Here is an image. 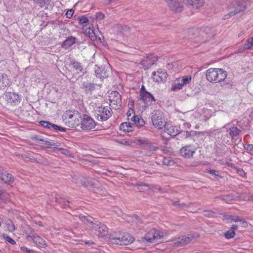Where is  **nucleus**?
I'll return each instance as SVG.
<instances>
[{"label": "nucleus", "mask_w": 253, "mask_h": 253, "mask_svg": "<svg viewBox=\"0 0 253 253\" xmlns=\"http://www.w3.org/2000/svg\"><path fill=\"white\" fill-rule=\"evenodd\" d=\"M185 2L189 7L198 9L204 5L205 0H185Z\"/></svg>", "instance_id": "20"}, {"label": "nucleus", "mask_w": 253, "mask_h": 253, "mask_svg": "<svg viewBox=\"0 0 253 253\" xmlns=\"http://www.w3.org/2000/svg\"><path fill=\"white\" fill-rule=\"evenodd\" d=\"M81 125L83 130H90L94 128L96 124L92 118L87 115H84Z\"/></svg>", "instance_id": "13"}, {"label": "nucleus", "mask_w": 253, "mask_h": 253, "mask_svg": "<svg viewBox=\"0 0 253 253\" xmlns=\"http://www.w3.org/2000/svg\"><path fill=\"white\" fill-rule=\"evenodd\" d=\"M55 199L56 202L61 204L63 208L66 209L67 207H69V201L66 200L65 199L61 198L58 195L56 196Z\"/></svg>", "instance_id": "31"}, {"label": "nucleus", "mask_w": 253, "mask_h": 253, "mask_svg": "<svg viewBox=\"0 0 253 253\" xmlns=\"http://www.w3.org/2000/svg\"><path fill=\"white\" fill-rule=\"evenodd\" d=\"M205 214H204V215L207 216V217H211L212 216V214H213V212L211 211H205Z\"/></svg>", "instance_id": "58"}, {"label": "nucleus", "mask_w": 253, "mask_h": 253, "mask_svg": "<svg viewBox=\"0 0 253 253\" xmlns=\"http://www.w3.org/2000/svg\"><path fill=\"white\" fill-rule=\"evenodd\" d=\"M43 142H44V144L47 145V147L48 148H50V147L52 146L56 145L55 143L53 142V141H48L44 140V141Z\"/></svg>", "instance_id": "51"}, {"label": "nucleus", "mask_w": 253, "mask_h": 253, "mask_svg": "<svg viewBox=\"0 0 253 253\" xmlns=\"http://www.w3.org/2000/svg\"><path fill=\"white\" fill-rule=\"evenodd\" d=\"M145 122L141 117H140L138 120H137V123L135 125L136 126L141 127L144 126Z\"/></svg>", "instance_id": "47"}, {"label": "nucleus", "mask_w": 253, "mask_h": 253, "mask_svg": "<svg viewBox=\"0 0 253 253\" xmlns=\"http://www.w3.org/2000/svg\"><path fill=\"white\" fill-rule=\"evenodd\" d=\"M191 81V77L190 76H185L182 77L181 81L182 84L186 85L190 83Z\"/></svg>", "instance_id": "41"}, {"label": "nucleus", "mask_w": 253, "mask_h": 253, "mask_svg": "<svg viewBox=\"0 0 253 253\" xmlns=\"http://www.w3.org/2000/svg\"><path fill=\"white\" fill-rule=\"evenodd\" d=\"M54 149H57L59 150L61 153L68 157H73V153L69 151L68 149H64V148H58L57 147H54Z\"/></svg>", "instance_id": "37"}, {"label": "nucleus", "mask_w": 253, "mask_h": 253, "mask_svg": "<svg viewBox=\"0 0 253 253\" xmlns=\"http://www.w3.org/2000/svg\"><path fill=\"white\" fill-rule=\"evenodd\" d=\"M94 70L96 76L101 80L106 78L109 76V71L103 66L100 67L95 65Z\"/></svg>", "instance_id": "19"}, {"label": "nucleus", "mask_w": 253, "mask_h": 253, "mask_svg": "<svg viewBox=\"0 0 253 253\" xmlns=\"http://www.w3.org/2000/svg\"><path fill=\"white\" fill-rule=\"evenodd\" d=\"M5 98L8 104L15 106L18 105L21 100V96L14 92H7L5 93Z\"/></svg>", "instance_id": "12"}, {"label": "nucleus", "mask_w": 253, "mask_h": 253, "mask_svg": "<svg viewBox=\"0 0 253 253\" xmlns=\"http://www.w3.org/2000/svg\"><path fill=\"white\" fill-rule=\"evenodd\" d=\"M120 128L126 132H131L134 130V125L128 122L123 123L120 125Z\"/></svg>", "instance_id": "29"}, {"label": "nucleus", "mask_w": 253, "mask_h": 253, "mask_svg": "<svg viewBox=\"0 0 253 253\" xmlns=\"http://www.w3.org/2000/svg\"><path fill=\"white\" fill-rule=\"evenodd\" d=\"M72 65L78 73L80 72L84 73V67L80 62L74 61L72 62Z\"/></svg>", "instance_id": "32"}, {"label": "nucleus", "mask_w": 253, "mask_h": 253, "mask_svg": "<svg viewBox=\"0 0 253 253\" xmlns=\"http://www.w3.org/2000/svg\"><path fill=\"white\" fill-rule=\"evenodd\" d=\"M237 173L239 174L240 175L243 176L245 175V173L243 169H238L237 170Z\"/></svg>", "instance_id": "59"}, {"label": "nucleus", "mask_w": 253, "mask_h": 253, "mask_svg": "<svg viewBox=\"0 0 253 253\" xmlns=\"http://www.w3.org/2000/svg\"><path fill=\"white\" fill-rule=\"evenodd\" d=\"M93 30V29L89 27L84 30V33L87 36L88 35L90 34V33L92 32Z\"/></svg>", "instance_id": "57"}, {"label": "nucleus", "mask_w": 253, "mask_h": 253, "mask_svg": "<svg viewBox=\"0 0 253 253\" xmlns=\"http://www.w3.org/2000/svg\"><path fill=\"white\" fill-rule=\"evenodd\" d=\"M116 142L125 145H131L133 143H134V141L132 139H118L116 140Z\"/></svg>", "instance_id": "38"}, {"label": "nucleus", "mask_w": 253, "mask_h": 253, "mask_svg": "<svg viewBox=\"0 0 253 253\" xmlns=\"http://www.w3.org/2000/svg\"><path fill=\"white\" fill-rule=\"evenodd\" d=\"M158 78H154V81L156 82H165L167 80L168 74L167 72L163 69H159L157 71Z\"/></svg>", "instance_id": "23"}, {"label": "nucleus", "mask_w": 253, "mask_h": 253, "mask_svg": "<svg viewBox=\"0 0 253 253\" xmlns=\"http://www.w3.org/2000/svg\"><path fill=\"white\" fill-rule=\"evenodd\" d=\"M183 85L181 82L179 83L174 82L171 89L173 91L179 90L182 88Z\"/></svg>", "instance_id": "40"}, {"label": "nucleus", "mask_w": 253, "mask_h": 253, "mask_svg": "<svg viewBox=\"0 0 253 253\" xmlns=\"http://www.w3.org/2000/svg\"><path fill=\"white\" fill-rule=\"evenodd\" d=\"M165 132L167 133L170 136H175L179 134V130L176 126H170L168 124H166L164 126Z\"/></svg>", "instance_id": "22"}, {"label": "nucleus", "mask_w": 253, "mask_h": 253, "mask_svg": "<svg viewBox=\"0 0 253 253\" xmlns=\"http://www.w3.org/2000/svg\"><path fill=\"white\" fill-rule=\"evenodd\" d=\"M107 239L112 244L119 245H127L134 240L133 237L129 234L116 232L108 236Z\"/></svg>", "instance_id": "2"}, {"label": "nucleus", "mask_w": 253, "mask_h": 253, "mask_svg": "<svg viewBox=\"0 0 253 253\" xmlns=\"http://www.w3.org/2000/svg\"><path fill=\"white\" fill-rule=\"evenodd\" d=\"M228 131L230 137L232 140H236L237 139V137L241 132L240 129L238 128L236 126H233L229 128Z\"/></svg>", "instance_id": "28"}, {"label": "nucleus", "mask_w": 253, "mask_h": 253, "mask_svg": "<svg viewBox=\"0 0 253 253\" xmlns=\"http://www.w3.org/2000/svg\"><path fill=\"white\" fill-rule=\"evenodd\" d=\"M105 17V15L102 12H99L96 13L95 17L97 20H101Z\"/></svg>", "instance_id": "49"}, {"label": "nucleus", "mask_w": 253, "mask_h": 253, "mask_svg": "<svg viewBox=\"0 0 253 253\" xmlns=\"http://www.w3.org/2000/svg\"><path fill=\"white\" fill-rule=\"evenodd\" d=\"M164 237L163 233L158 231L155 229H152L147 232L145 235L144 239L148 242H155L158 239H162Z\"/></svg>", "instance_id": "11"}, {"label": "nucleus", "mask_w": 253, "mask_h": 253, "mask_svg": "<svg viewBox=\"0 0 253 253\" xmlns=\"http://www.w3.org/2000/svg\"><path fill=\"white\" fill-rule=\"evenodd\" d=\"M79 22L80 24L83 25V26L84 27L86 25L87 23L88 22V19L84 16H81L78 18Z\"/></svg>", "instance_id": "42"}, {"label": "nucleus", "mask_w": 253, "mask_h": 253, "mask_svg": "<svg viewBox=\"0 0 253 253\" xmlns=\"http://www.w3.org/2000/svg\"><path fill=\"white\" fill-rule=\"evenodd\" d=\"M109 100L111 103L116 106H121L122 104V97L119 92L116 91H112L109 96Z\"/></svg>", "instance_id": "18"}, {"label": "nucleus", "mask_w": 253, "mask_h": 253, "mask_svg": "<svg viewBox=\"0 0 253 253\" xmlns=\"http://www.w3.org/2000/svg\"><path fill=\"white\" fill-rule=\"evenodd\" d=\"M238 222H240V226L241 227L246 228L248 227V223L246 221L244 220L241 217V221H239Z\"/></svg>", "instance_id": "53"}, {"label": "nucleus", "mask_w": 253, "mask_h": 253, "mask_svg": "<svg viewBox=\"0 0 253 253\" xmlns=\"http://www.w3.org/2000/svg\"><path fill=\"white\" fill-rule=\"evenodd\" d=\"M228 219H230L234 222H238L239 221H241V217L234 215H229Z\"/></svg>", "instance_id": "46"}, {"label": "nucleus", "mask_w": 253, "mask_h": 253, "mask_svg": "<svg viewBox=\"0 0 253 253\" xmlns=\"http://www.w3.org/2000/svg\"><path fill=\"white\" fill-rule=\"evenodd\" d=\"M220 83V86L224 89H232L233 88V84L229 82L224 79L222 80Z\"/></svg>", "instance_id": "34"}, {"label": "nucleus", "mask_w": 253, "mask_h": 253, "mask_svg": "<svg viewBox=\"0 0 253 253\" xmlns=\"http://www.w3.org/2000/svg\"><path fill=\"white\" fill-rule=\"evenodd\" d=\"M157 60V58L154 56L153 54H150L142 60L141 64L143 66V68L146 70L152 66Z\"/></svg>", "instance_id": "16"}, {"label": "nucleus", "mask_w": 253, "mask_h": 253, "mask_svg": "<svg viewBox=\"0 0 253 253\" xmlns=\"http://www.w3.org/2000/svg\"><path fill=\"white\" fill-rule=\"evenodd\" d=\"M0 178L2 183L10 185L14 181L13 176L8 171L0 169Z\"/></svg>", "instance_id": "14"}, {"label": "nucleus", "mask_w": 253, "mask_h": 253, "mask_svg": "<svg viewBox=\"0 0 253 253\" xmlns=\"http://www.w3.org/2000/svg\"><path fill=\"white\" fill-rule=\"evenodd\" d=\"M8 228V230L11 232L14 231L15 230V226L13 224L11 225H9Z\"/></svg>", "instance_id": "64"}, {"label": "nucleus", "mask_w": 253, "mask_h": 253, "mask_svg": "<svg viewBox=\"0 0 253 253\" xmlns=\"http://www.w3.org/2000/svg\"><path fill=\"white\" fill-rule=\"evenodd\" d=\"M140 96V99L146 104L156 101L153 95L148 91L145 93H141V95Z\"/></svg>", "instance_id": "24"}, {"label": "nucleus", "mask_w": 253, "mask_h": 253, "mask_svg": "<svg viewBox=\"0 0 253 253\" xmlns=\"http://www.w3.org/2000/svg\"><path fill=\"white\" fill-rule=\"evenodd\" d=\"M137 140L139 145L147 150L148 153L150 155L152 152L157 151L159 148L156 143L151 141L147 138H139Z\"/></svg>", "instance_id": "8"}, {"label": "nucleus", "mask_w": 253, "mask_h": 253, "mask_svg": "<svg viewBox=\"0 0 253 253\" xmlns=\"http://www.w3.org/2000/svg\"><path fill=\"white\" fill-rule=\"evenodd\" d=\"M169 8L173 12H180L183 10V5L180 0H166Z\"/></svg>", "instance_id": "15"}, {"label": "nucleus", "mask_w": 253, "mask_h": 253, "mask_svg": "<svg viewBox=\"0 0 253 253\" xmlns=\"http://www.w3.org/2000/svg\"><path fill=\"white\" fill-rule=\"evenodd\" d=\"M80 219L84 224H86L90 229L98 231V236L99 237H106L110 235L107 234L108 228L104 224L94 219L90 216L80 215Z\"/></svg>", "instance_id": "1"}, {"label": "nucleus", "mask_w": 253, "mask_h": 253, "mask_svg": "<svg viewBox=\"0 0 253 253\" xmlns=\"http://www.w3.org/2000/svg\"><path fill=\"white\" fill-rule=\"evenodd\" d=\"M26 158L27 159H28L29 161H32V162H35L39 164L43 163V161L42 160L35 158L32 156H29L26 157Z\"/></svg>", "instance_id": "43"}, {"label": "nucleus", "mask_w": 253, "mask_h": 253, "mask_svg": "<svg viewBox=\"0 0 253 253\" xmlns=\"http://www.w3.org/2000/svg\"><path fill=\"white\" fill-rule=\"evenodd\" d=\"M74 11L73 10L70 9V10H68L66 12L65 15L67 18H71L72 17L73 14H74Z\"/></svg>", "instance_id": "52"}, {"label": "nucleus", "mask_w": 253, "mask_h": 253, "mask_svg": "<svg viewBox=\"0 0 253 253\" xmlns=\"http://www.w3.org/2000/svg\"><path fill=\"white\" fill-rule=\"evenodd\" d=\"M4 238L6 242L10 243L11 245H15L16 244V242L8 236H4Z\"/></svg>", "instance_id": "48"}, {"label": "nucleus", "mask_w": 253, "mask_h": 253, "mask_svg": "<svg viewBox=\"0 0 253 253\" xmlns=\"http://www.w3.org/2000/svg\"><path fill=\"white\" fill-rule=\"evenodd\" d=\"M208 172H209L210 174H212V175H214L215 176H218V171L215 170H214V169H209V170H208Z\"/></svg>", "instance_id": "55"}, {"label": "nucleus", "mask_w": 253, "mask_h": 253, "mask_svg": "<svg viewBox=\"0 0 253 253\" xmlns=\"http://www.w3.org/2000/svg\"><path fill=\"white\" fill-rule=\"evenodd\" d=\"M194 239V236L191 234L183 236L182 237H178L174 239V244L177 246H184L189 243L191 241H193Z\"/></svg>", "instance_id": "17"}, {"label": "nucleus", "mask_w": 253, "mask_h": 253, "mask_svg": "<svg viewBox=\"0 0 253 253\" xmlns=\"http://www.w3.org/2000/svg\"><path fill=\"white\" fill-rule=\"evenodd\" d=\"M152 121L154 126L159 129L162 128L167 124L164 113L159 110H156L153 112L152 116Z\"/></svg>", "instance_id": "5"}, {"label": "nucleus", "mask_w": 253, "mask_h": 253, "mask_svg": "<svg viewBox=\"0 0 253 253\" xmlns=\"http://www.w3.org/2000/svg\"><path fill=\"white\" fill-rule=\"evenodd\" d=\"M34 3L40 6L43 7L45 5H48L51 2V0H33Z\"/></svg>", "instance_id": "35"}, {"label": "nucleus", "mask_w": 253, "mask_h": 253, "mask_svg": "<svg viewBox=\"0 0 253 253\" xmlns=\"http://www.w3.org/2000/svg\"><path fill=\"white\" fill-rule=\"evenodd\" d=\"M9 81L7 76L2 73H0V90L4 89L9 85Z\"/></svg>", "instance_id": "25"}, {"label": "nucleus", "mask_w": 253, "mask_h": 253, "mask_svg": "<svg viewBox=\"0 0 253 253\" xmlns=\"http://www.w3.org/2000/svg\"><path fill=\"white\" fill-rule=\"evenodd\" d=\"M197 150L194 145L189 144L183 146L179 150L180 155L185 159H190L193 157Z\"/></svg>", "instance_id": "9"}, {"label": "nucleus", "mask_w": 253, "mask_h": 253, "mask_svg": "<svg viewBox=\"0 0 253 253\" xmlns=\"http://www.w3.org/2000/svg\"><path fill=\"white\" fill-rule=\"evenodd\" d=\"M0 200L2 202H7L9 200V194L2 190H0Z\"/></svg>", "instance_id": "36"}, {"label": "nucleus", "mask_w": 253, "mask_h": 253, "mask_svg": "<svg viewBox=\"0 0 253 253\" xmlns=\"http://www.w3.org/2000/svg\"><path fill=\"white\" fill-rule=\"evenodd\" d=\"M212 31V28L208 26L204 28L203 30H201L196 28H192L185 31L184 35L185 36L184 37L188 39H193L194 38V35H195L200 34L201 36H203L204 34L207 35L210 34Z\"/></svg>", "instance_id": "7"}, {"label": "nucleus", "mask_w": 253, "mask_h": 253, "mask_svg": "<svg viewBox=\"0 0 253 253\" xmlns=\"http://www.w3.org/2000/svg\"><path fill=\"white\" fill-rule=\"evenodd\" d=\"M39 123L40 124V125L41 126H43L44 127L49 128V129L51 128L52 124L48 122H46V121H41L39 122Z\"/></svg>", "instance_id": "44"}, {"label": "nucleus", "mask_w": 253, "mask_h": 253, "mask_svg": "<svg viewBox=\"0 0 253 253\" xmlns=\"http://www.w3.org/2000/svg\"><path fill=\"white\" fill-rule=\"evenodd\" d=\"M96 34V32H95L93 30V31L90 33V34L88 35L87 36L90 38V39L92 41H95L96 40V38L95 37Z\"/></svg>", "instance_id": "50"}, {"label": "nucleus", "mask_w": 253, "mask_h": 253, "mask_svg": "<svg viewBox=\"0 0 253 253\" xmlns=\"http://www.w3.org/2000/svg\"><path fill=\"white\" fill-rule=\"evenodd\" d=\"M162 162L164 165L168 166L173 165L174 164V161L169 157L163 158Z\"/></svg>", "instance_id": "39"}, {"label": "nucleus", "mask_w": 253, "mask_h": 253, "mask_svg": "<svg viewBox=\"0 0 253 253\" xmlns=\"http://www.w3.org/2000/svg\"><path fill=\"white\" fill-rule=\"evenodd\" d=\"M22 251L27 252L28 253H33V251L29 250L26 247H22L21 248Z\"/></svg>", "instance_id": "60"}, {"label": "nucleus", "mask_w": 253, "mask_h": 253, "mask_svg": "<svg viewBox=\"0 0 253 253\" xmlns=\"http://www.w3.org/2000/svg\"><path fill=\"white\" fill-rule=\"evenodd\" d=\"M95 37L96 38V41L98 40L99 41H101L102 38L103 37V36L102 34L99 32L98 31H96V34L95 35Z\"/></svg>", "instance_id": "56"}, {"label": "nucleus", "mask_w": 253, "mask_h": 253, "mask_svg": "<svg viewBox=\"0 0 253 253\" xmlns=\"http://www.w3.org/2000/svg\"><path fill=\"white\" fill-rule=\"evenodd\" d=\"M96 84L90 82H84L82 88L86 93H91L95 89Z\"/></svg>", "instance_id": "26"}, {"label": "nucleus", "mask_w": 253, "mask_h": 253, "mask_svg": "<svg viewBox=\"0 0 253 253\" xmlns=\"http://www.w3.org/2000/svg\"><path fill=\"white\" fill-rule=\"evenodd\" d=\"M237 225H233L230 229L224 233V236L226 239H231L233 238L235 235V231L237 230Z\"/></svg>", "instance_id": "30"}, {"label": "nucleus", "mask_w": 253, "mask_h": 253, "mask_svg": "<svg viewBox=\"0 0 253 253\" xmlns=\"http://www.w3.org/2000/svg\"><path fill=\"white\" fill-rule=\"evenodd\" d=\"M227 73L222 69L210 68L206 72V78L210 82H221L226 79Z\"/></svg>", "instance_id": "3"}, {"label": "nucleus", "mask_w": 253, "mask_h": 253, "mask_svg": "<svg viewBox=\"0 0 253 253\" xmlns=\"http://www.w3.org/2000/svg\"><path fill=\"white\" fill-rule=\"evenodd\" d=\"M25 233L27 235V238L32 239L37 234L34 232V230L29 226H26L24 229Z\"/></svg>", "instance_id": "33"}, {"label": "nucleus", "mask_w": 253, "mask_h": 253, "mask_svg": "<svg viewBox=\"0 0 253 253\" xmlns=\"http://www.w3.org/2000/svg\"><path fill=\"white\" fill-rule=\"evenodd\" d=\"M147 92V91L145 90V86L144 85H142L140 88V96L141 95V93H145Z\"/></svg>", "instance_id": "63"}, {"label": "nucleus", "mask_w": 253, "mask_h": 253, "mask_svg": "<svg viewBox=\"0 0 253 253\" xmlns=\"http://www.w3.org/2000/svg\"><path fill=\"white\" fill-rule=\"evenodd\" d=\"M140 116H139L133 115L131 117H130V115H128V120H130L133 122L134 124H132L134 125V126H135V125L137 123V120H138Z\"/></svg>", "instance_id": "45"}, {"label": "nucleus", "mask_w": 253, "mask_h": 253, "mask_svg": "<svg viewBox=\"0 0 253 253\" xmlns=\"http://www.w3.org/2000/svg\"><path fill=\"white\" fill-rule=\"evenodd\" d=\"M63 120L69 127H74L80 124L81 116L77 111H67L63 115Z\"/></svg>", "instance_id": "4"}, {"label": "nucleus", "mask_w": 253, "mask_h": 253, "mask_svg": "<svg viewBox=\"0 0 253 253\" xmlns=\"http://www.w3.org/2000/svg\"><path fill=\"white\" fill-rule=\"evenodd\" d=\"M78 39L73 36H70L66 39L61 44V47L64 49H68L76 42H78Z\"/></svg>", "instance_id": "21"}, {"label": "nucleus", "mask_w": 253, "mask_h": 253, "mask_svg": "<svg viewBox=\"0 0 253 253\" xmlns=\"http://www.w3.org/2000/svg\"><path fill=\"white\" fill-rule=\"evenodd\" d=\"M244 148L248 151H251L253 152V144H246Z\"/></svg>", "instance_id": "54"}, {"label": "nucleus", "mask_w": 253, "mask_h": 253, "mask_svg": "<svg viewBox=\"0 0 253 253\" xmlns=\"http://www.w3.org/2000/svg\"><path fill=\"white\" fill-rule=\"evenodd\" d=\"M34 139L36 140H37V141H41V142H43L44 141V139L40 138V136H38V135H36L34 137Z\"/></svg>", "instance_id": "62"}, {"label": "nucleus", "mask_w": 253, "mask_h": 253, "mask_svg": "<svg viewBox=\"0 0 253 253\" xmlns=\"http://www.w3.org/2000/svg\"><path fill=\"white\" fill-rule=\"evenodd\" d=\"M233 4L235 10L234 11H231L227 14L225 15L223 17V19H228L231 16L243 11L245 8V3L242 0H235L234 1Z\"/></svg>", "instance_id": "10"}, {"label": "nucleus", "mask_w": 253, "mask_h": 253, "mask_svg": "<svg viewBox=\"0 0 253 253\" xmlns=\"http://www.w3.org/2000/svg\"><path fill=\"white\" fill-rule=\"evenodd\" d=\"M112 115L111 109L109 107L100 106L97 107L94 116L98 121H105Z\"/></svg>", "instance_id": "6"}, {"label": "nucleus", "mask_w": 253, "mask_h": 253, "mask_svg": "<svg viewBox=\"0 0 253 253\" xmlns=\"http://www.w3.org/2000/svg\"><path fill=\"white\" fill-rule=\"evenodd\" d=\"M32 239L39 247L44 248L47 246L45 241L40 237L37 234Z\"/></svg>", "instance_id": "27"}, {"label": "nucleus", "mask_w": 253, "mask_h": 253, "mask_svg": "<svg viewBox=\"0 0 253 253\" xmlns=\"http://www.w3.org/2000/svg\"><path fill=\"white\" fill-rule=\"evenodd\" d=\"M82 184L83 186L86 187L91 186L92 185V184L91 183H90V182H89L88 181H84L83 183H82Z\"/></svg>", "instance_id": "61"}]
</instances>
